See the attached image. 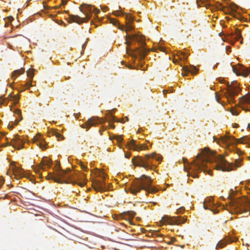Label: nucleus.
<instances>
[{
  "label": "nucleus",
  "instance_id": "nucleus-1",
  "mask_svg": "<svg viewBox=\"0 0 250 250\" xmlns=\"http://www.w3.org/2000/svg\"><path fill=\"white\" fill-rule=\"evenodd\" d=\"M216 162L215 168L217 170L223 171H229L233 170V165L228 162L222 155L215 157L213 155V152L211 151L208 148L205 147L202 150L201 153L197 154L196 158L192 163L188 164L189 167V169L194 172L192 176L194 178L198 177L197 173L202 171L206 172L207 170V163L211 161V158ZM242 159L240 158L235 160L234 166L237 167H240L241 166Z\"/></svg>",
  "mask_w": 250,
  "mask_h": 250
},
{
  "label": "nucleus",
  "instance_id": "nucleus-2",
  "mask_svg": "<svg viewBox=\"0 0 250 250\" xmlns=\"http://www.w3.org/2000/svg\"><path fill=\"white\" fill-rule=\"evenodd\" d=\"M79 178V176L74 172H72L69 169L67 171L59 170L56 175L49 173L47 176V179H53L57 183H69L73 185L78 184L81 187L84 186L86 182L83 181L81 183H78L77 180Z\"/></svg>",
  "mask_w": 250,
  "mask_h": 250
},
{
  "label": "nucleus",
  "instance_id": "nucleus-3",
  "mask_svg": "<svg viewBox=\"0 0 250 250\" xmlns=\"http://www.w3.org/2000/svg\"><path fill=\"white\" fill-rule=\"evenodd\" d=\"M152 179L150 177L145 175L137 178L131 185L130 188V192L136 195L141 190L144 189L147 193H153L157 191V189L151 186Z\"/></svg>",
  "mask_w": 250,
  "mask_h": 250
},
{
  "label": "nucleus",
  "instance_id": "nucleus-4",
  "mask_svg": "<svg viewBox=\"0 0 250 250\" xmlns=\"http://www.w3.org/2000/svg\"><path fill=\"white\" fill-rule=\"evenodd\" d=\"M154 159L157 161H161L162 156L153 152L144 156H135L132 159V162L135 166L142 167L146 169H153L155 167V165L153 164Z\"/></svg>",
  "mask_w": 250,
  "mask_h": 250
},
{
  "label": "nucleus",
  "instance_id": "nucleus-5",
  "mask_svg": "<svg viewBox=\"0 0 250 250\" xmlns=\"http://www.w3.org/2000/svg\"><path fill=\"white\" fill-rule=\"evenodd\" d=\"M126 43L128 46L131 45L133 42H137L140 45L139 48H136V52L144 58L146 55L149 49L145 47L146 43L144 37L137 34H127L126 35Z\"/></svg>",
  "mask_w": 250,
  "mask_h": 250
},
{
  "label": "nucleus",
  "instance_id": "nucleus-6",
  "mask_svg": "<svg viewBox=\"0 0 250 250\" xmlns=\"http://www.w3.org/2000/svg\"><path fill=\"white\" fill-rule=\"evenodd\" d=\"M93 6L86 3L82 4L80 7V11L85 16V18H81L78 15H69L70 21L71 22L81 24L88 21L91 18L93 13Z\"/></svg>",
  "mask_w": 250,
  "mask_h": 250
},
{
  "label": "nucleus",
  "instance_id": "nucleus-7",
  "mask_svg": "<svg viewBox=\"0 0 250 250\" xmlns=\"http://www.w3.org/2000/svg\"><path fill=\"white\" fill-rule=\"evenodd\" d=\"M229 203L234 208L239 209L240 211L250 210V202L246 197L242 198H231L229 199Z\"/></svg>",
  "mask_w": 250,
  "mask_h": 250
},
{
  "label": "nucleus",
  "instance_id": "nucleus-8",
  "mask_svg": "<svg viewBox=\"0 0 250 250\" xmlns=\"http://www.w3.org/2000/svg\"><path fill=\"white\" fill-rule=\"evenodd\" d=\"M222 141L227 146L242 144L247 145L249 147H250V136H245L238 139H235L232 136H225L223 137Z\"/></svg>",
  "mask_w": 250,
  "mask_h": 250
},
{
  "label": "nucleus",
  "instance_id": "nucleus-9",
  "mask_svg": "<svg viewBox=\"0 0 250 250\" xmlns=\"http://www.w3.org/2000/svg\"><path fill=\"white\" fill-rule=\"evenodd\" d=\"M240 91V89L237 85H228L227 92L225 95L229 104L235 102L234 96L238 95Z\"/></svg>",
  "mask_w": 250,
  "mask_h": 250
},
{
  "label": "nucleus",
  "instance_id": "nucleus-10",
  "mask_svg": "<svg viewBox=\"0 0 250 250\" xmlns=\"http://www.w3.org/2000/svg\"><path fill=\"white\" fill-rule=\"evenodd\" d=\"M186 221V219L183 217H170L165 215L162 218L161 222L163 224L167 223L170 225H179L183 224Z\"/></svg>",
  "mask_w": 250,
  "mask_h": 250
},
{
  "label": "nucleus",
  "instance_id": "nucleus-11",
  "mask_svg": "<svg viewBox=\"0 0 250 250\" xmlns=\"http://www.w3.org/2000/svg\"><path fill=\"white\" fill-rule=\"evenodd\" d=\"M114 15L116 16L125 15L126 24H125V32H128L133 30L134 27L132 26V23L133 22L134 18L130 14L123 13L120 11L114 12Z\"/></svg>",
  "mask_w": 250,
  "mask_h": 250
},
{
  "label": "nucleus",
  "instance_id": "nucleus-12",
  "mask_svg": "<svg viewBox=\"0 0 250 250\" xmlns=\"http://www.w3.org/2000/svg\"><path fill=\"white\" fill-rule=\"evenodd\" d=\"M242 108L246 111H250V95H246L239 99Z\"/></svg>",
  "mask_w": 250,
  "mask_h": 250
},
{
  "label": "nucleus",
  "instance_id": "nucleus-13",
  "mask_svg": "<svg viewBox=\"0 0 250 250\" xmlns=\"http://www.w3.org/2000/svg\"><path fill=\"white\" fill-rule=\"evenodd\" d=\"M11 145L16 149H20L23 147L24 141L19 135H15L11 140Z\"/></svg>",
  "mask_w": 250,
  "mask_h": 250
},
{
  "label": "nucleus",
  "instance_id": "nucleus-14",
  "mask_svg": "<svg viewBox=\"0 0 250 250\" xmlns=\"http://www.w3.org/2000/svg\"><path fill=\"white\" fill-rule=\"evenodd\" d=\"M136 141L134 140H131L127 144V146L129 149H133L135 151H139L141 150L147 149L148 148L146 144H136Z\"/></svg>",
  "mask_w": 250,
  "mask_h": 250
},
{
  "label": "nucleus",
  "instance_id": "nucleus-15",
  "mask_svg": "<svg viewBox=\"0 0 250 250\" xmlns=\"http://www.w3.org/2000/svg\"><path fill=\"white\" fill-rule=\"evenodd\" d=\"M100 123H101V121L98 117H93L89 119L85 123L82 125V127L88 130L91 126L96 125Z\"/></svg>",
  "mask_w": 250,
  "mask_h": 250
},
{
  "label": "nucleus",
  "instance_id": "nucleus-16",
  "mask_svg": "<svg viewBox=\"0 0 250 250\" xmlns=\"http://www.w3.org/2000/svg\"><path fill=\"white\" fill-rule=\"evenodd\" d=\"M182 70L183 71L182 73V75L184 76H187L189 72L192 75H195L198 71V69L193 65L183 66Z\"/></svg>",
  "mask_w": 250,
  "mask_h": 250
},
{
  "label": "nucleus",
  "instance_id": "nucleus-17",
  "mask_svg": "<svg viewBox=\"0 0 250 250\" xmlns=\"http://www.w3.org/2000/svg\"><path fill=\"white\" fill-rule=\"evenodd\" d=\"M34 142L42 150L46 148L47 144L41 135H37L34 138Z\"/></svg>",
  "mask_w": 250,
  "mask_h": 250
},
{
  "label": "nucleus",
  "instance_id": "nucleus-18",
  "mask_svg": "<svg viewBox=\"0 0 250 250\" xmlns=\"http://www.w3.org/2000/svg\"><path fill=\"white\" fill-rule=\"evenodd\" d=\"M233 70L237 75H242L247 77L250 73V68L241 66L238 70H236L234 67H232Z\"/></svg>",
  "mask_w": 250,
  "mask_h": 250
},
{
  "label": "nucleus",
  "instance_id": "nucleus-19",
  "mask_svg": "<svg viewBox=\"0 0 250 250\" xmlns=\"http://www.w3.org/2000/svg\"><path fill=\"white\" fill-rule=\"evenodd\" d=\"M93 187L95 190L103 191L105 189L106 187L104 181H95L93 183Z\"/></svg>",
  "mask_w": 250,
  "mask_h": 250
},
{
  "label": "nucleus",
  "instance_id": "nucleus-20",
  "mask_svg": "<svg viewBox=\"0 0 250 250\" xmlns=\"http://www.w3.org/2000/svg\"><path fill=\"white\" fill-rule=\"evenodd\" d=\"M13 174L17 178H21L24 176V173L22 169L15 167L13 170Z\"/></svg>",
  "mask_w": 250,
  "mask_h": 250
},
{
  "label": "nucleus",
  "instance_id": "nucleus-21",
  "mask_svg": "<svg viewBox=\"0 0 250 250\" xmlns=\"http://www.w3.org/2000/svg\"><path fill=\"white\" fill-rule=\"evenodd\" d=\"M41 166L40 168L43 170H45V168L44 166H47L48 167L51 166V161L50 160L46 157L43 158L40 163Z\"/></svg>",
  "mask_w": 250,
  "mask_h": 250
},
{
  "label": "nucleus",
  "instance_id": "nucleus-22",
  "mask_svg": "<svg viewBox=\"0 0 250 250\" xmlns=\"http://www.w3.org/2000/svg\"><path fill=\"white\" fill-rule=\"evenodd\" d=\"M51 133L55 136L58 141L62 140L64 139L63 136L57 130H53L51 132Z\"/></svg>",
  "mask_w": 250,
  "mask_h": 250
},
{
  "label": "nucleus",
  "instance_id": "nucleus-23",
  "mask_svg": "<svg viewBox=\"0 0 250 250\" xmlns=\"http://www.w3.org/2000/svg\"><path fill=\"white\" fill-rule=\"evenodd\" d=\"M177 57L180 61L184 62L187 60L188 54L185 52H181L177 55Z\"/></svg>",
  "mask_w": 250,
  "mask_h": 250
},
{
  "label": "nucleus",
  "instance_id": "nucleus-24",
  "mask_svg": "<svg viewBox=\"0 0 250 250\" xmlns=\"http://www.w3.org/2000/svg\"><path fill=\"white\" fill-rule=\"evenodd\" d=\"M231 36H235V39L236 41L239 40L241 37V31L238 29H235L234 33H231Z\"/></svg>",
  "mask_w": 250,
  "mask_h": 250
},
{
  "label": "nucleus",
  "instance_id": "nucleus-25",
  "mask_svg": "<svg viewBox=\"0 0 250 250\" xmlns=\"http://www.w3.org/2000/svg\"><path fill=\"white\" fill-rule=\"evenodd\" d=\"M97 176L100 177L104 180L105 178V174L103 170H100L97 169L95 172Z\"/></svg>",
  "mask_w": 250,
  "mask_h": 250
},
{
  "label": "nucleus",
  "instance_id": "nucleus-26",
  "mask_svg": "<svg viewBox=\"0 0 250 250\" xmlns=\"http://www.w3.org/2000/svg\"><path fill=\"white\" fill-rule=\"evenodd\" d=\"M24 69L23 68H21L20 69L16 70L14 71L12 74L13 77H17L18 75L22 74L24 73Z\"/></svg>",
  "mask_w": 250,
  "mask_h": 250
},
{
  "label": "nucleus",
  "instance_id": "nucleus-27",
  "mask_svg": "<svg viewBox=\"0 0 250 250\" xmlns=\"http://www.w3.org/2000/svg\"><path fill=\"white\" fill-rule=\"evenodd\" d=\"M19 121L20 120L16 119L14 121V122H10L8 125V128L10 129H12L14 125H17L19 123Z\"/></svg>",
  "mask_w": 250,
  "mask_h": 250
},
{
  "label": "nucleus",
  "instance_id": "nucleus-28",
  "mask_svg": "<svg viewBox=\"0 0 250 250\" xmlns=\"http://www.w3.org/2000/svg\"><path fill=\"white\" fill-rule=\"evenodd\" d=\"M227 244L226 242H224V241H219L216 246V250H218L219 248H223L225 246H226Z\"/></svg>",
  "mask_w": 250,
  "mask_h": 250
},
{
  "label": "nucleus",
  "instance_id": "nucleus-29",
  "mask_svg": "<svg viewBox=\"0 0 250 250\" xmlns=\"http://www.w3.org/2000/svg\"><path fill=\"white\" fill-rule=\"evenodd\" d=\"M27 75L28 77H30L31 79H32L34 73V69H29L27 71Z\"/></svg>",
  "mask_w": 250,
  "mask_h": 250
},
{
  "label": "nucleus",
  "instance_id": "nucleus-30",
  "mask_svg": "<svg viewBox=\"0 0 250 250\" xmlns=\"http://www.w3.org/2000/svg\"><path fill=\"white\" fill-rule=\"evenodd\" d=\"M19 99H20V96L19 95H15L13 96H11V100H13L15 102V104L18 103Z\"/></svg>",
  "mask_w": 250,
  "mask_h": 250
},
{
  "label": "nucleus",
  "instance_id": "nucleus-31",
  "mask_svg": "<svg viewBox=\"0 0 250 250\" xmlns=\"http://www.w3.org/2000/svg\"><path fill=\"white\" fill-rule=\"evenodd\" d=\"M79 164L80 165V166H81V168L84 171H86L88 170V168L87 167H86V166H85L83 163L81 161H80L79 163Z\"/></svg>",
  "mask_w": 250,
  "mask_h": 250
},
{
  "label": "nucleus",
  "instance_id": "nucleus-32",
  "mask_svg": "<svg viewBox=\"0 0 250 250\" xmlns=\"http://www.w3.org/2000/svg\"><path fill=\"white\" fill-rule=\"evenodd\" d=\"M117 26L118 27V28H119L120 30H123V31H125V25H123V24H121L119 22Z\"/></svg>",
  "mask_w": 250,
  "mask_h": 250
},
{
  "label": "nucleus",
  "instance_id": "nucleus-33",
  "mask_svg": "<svg viewBox=\"0 0 250 250\" xmlns=\"http://www.w3.org/2000/svg\"><path fill=\"white\" fill-rule=\"evenodd\" d=\"M15 114H17L19 117H21L20 120L22 119L21 115V111L20 109H16L15 111Z\"/></svg>",
  "mask_w": 250,
  "mask_h": 250
},
{
  "label": "nucleus",
  "instance_id": "nucleus-34",
  "mask_svg": "<svg viewBox=\"0 0 250 250\" xmlns=\"http://www.w3.org/2000/svg\"><path fill=\"white\" fill-rule=\"evenodd\" d=\"M179 60L178 59H176V58H174V59L173 60V62L174 63H177L178 64H180L181 66H182V64L181 62H179Z\"/></svg>",
  "mask_w": 250,
  "mask_h": 250
},
{
  "label": "nucleus",
  "instance_id": "nucleus-35",
  "mask_svg": "<svg viewBox=\"0 0 250 250\" xmlns=\"http://www.w3.org/2000/svg\"><path fill=\"white\" fill-rule=\"evenodd\" d=\"M115 139L119 143H121L123 141V138L121 136H116Z\"/></svg>",
  "mask_w": 250,
  "mask_h": 250
},
{
  "label": "nucleus",
  "instance_id": "nucleus-36",
  "mask_svg": "<svg viewBox=\"0 0 250 250\" xmlns=\"http://www.w3.org/2000/svg\"><path fill=\"white\" fill-rule=\"evenodd\" d=\"M100 12V11L99 9H98L97 8H95L93 6V13H94L95 15H97Z\"/></svg>",
  "mask_w": 250,
  "mask_h": 250
},
{
  "label": "nucleus",
  "instance_id": "nucleus-37",
  "mask_svg": "<svg viewBox=\"0 0 250 250\" xmlns=\"http://www.w3.org/2000/svg\"><path fill=\"white\" fill-rule=\"evenodd\" d=\"M231 112L232 115L235 116H237L239 114L238 112L235 109H232L231 110Z\"/></svg>",
  "mask_w": 250,
  "mask_h": 250
},
{
  "label": "nucleus",
  "instance_id": "nucleus-38",
  "mask_svg": "<svg viewBox=\"0 0 250 250\" xmlns=\"http://www.w3.org/2000/svg\"><path fill=\"white\" fill-rule=\"evenodd\" d=\"M32 85L31 84V80L30 82H28L25 84V87L26 89H28Z\"/></svg>",
  "mask_w": 250,
  "mask_h": 250
},
{
  "label": "nucleus",
  "instance_id": "nucleus-39",
  "mask_svg": "<svg viewBox=\"0 0 250 250\" xmlns=\"http://www.w3.org/2000/svg\"><path fill=\"white\" fill-rule=\"evenodd\" d=\"M5 102H7V100L6 99H3V98L1 96L0 97V104H4Z\"/></svg>",
  "mask_w": 250,
  "mask_h": 250
},
{
  "label": "nucleus",
  "instance_id": "nucleus-40",
  "mask_svg": "<svg viewBox=\"0 0 250 250\" xmlns=\"http://www.w3.org/2000/svg\"><path fill=\"white\" fill-rule=\"evenodd\" d=\"M184 211V208L182 207L180 208L177 210V213H182Z\"/></svg>",
  "mask_w": 250,
  "mask_h": 250
},
{
  "label": "nucleus",
  "instance_id": "nucleus-41",
  "mask_svg": "<svg viewBox=\"0 0 250 250\" xmlns=\"http://www.w3.org/2000/svg\"><path fill=\"white\" fill-rule=\"evenodd\" d=\"M4 182V179L2 177H0V188L1 187Z\"/></svg>",
  "mask_w": 250,
  "mask_h": 250
},
{
  "label": "nucleus",
  "instance_id": "nucleus-42",
  "mask_svg": "<svg viewBox=\"0 0 250 250\" xmlns=\"http://www.w3.org/2000/svg\"><path fill=\"white\" fill-rule=\"evenodd\" d=\"M111 22L113 23V24L117 26L119 23V21H117L116 20L114 19V20H112Z\"/></svg>",
  "mask_w": 250,
  "mask_h": 250
},
{
  "label": "nucleus",
  "instance_id": "nucleus-43",
  "mask_svg": "<svg viewBox=\"0 0 250 250\" xmlns=\"http://www.w3.org/2000/svg\"><path fill=\"white\" fill-rule=\"evenodd\" d=\"M215 99L218 103H221V102H220V98L216 93H215Z\"/></svg>",
  "mask_w": 250,
  "mask_h": 250
},
{
  "label": "nucleus",
  "instance_id": "nucleus-44",
  "mask_svg": "<svg viewBox=\"0 0 250 250\" xmlns=\"http://www.w3.org/2000/svg\"><path fill=\"white\" fill-rule=\"evenodd\" d=\"M236 151H237V154L239 155H240L241 154H242L243 153L242 151L239 149H236Z\"/></svg>",
  "mask_w": 250,
  "mask_h": 250
},
{
  "label": "nucleus",
  "instance_id": "nucleus-45",
  "mask_svg": "<svg viewBox=\"0 0 250 250\" xmlns=\"http://www.w3.org/2000/svg\"><path fill=\"white\" fill-rule=\"evenodd\" d=\"M128 214L129 216H132V217H133L135 214V213L133 211H128Z\"/></svg>",
  "mask_w": 250,
  "mask_h": 250
},
{
  "label": "nucleus",
  "instance_id": "nucleus-46",
  "mask_svg": "<svg viewBox=\"0 0 250 250\" xmlns=\"http://www.w3.org/2000/svg\"><path fill=\"white\" fill-rule=\"evenodd\" d=\"M175 241V239L174 238H172L171 240L168 242V244L170 245L172 242Z\"/></svg>",
  "mask_w": 250,
  "mask_h": 250
},
{
  "label": "nucleus",
  "instance_id": "nucleus-47",
  "mask_svg": "<svg viewBox=\"0 0 250 250\" xmlns=\"http://www.w3.org/2000/svg\"><path fill=\"white\" fill-rule=\"evenodd\" d=\"M67 3V1L66 0H62V5H64L66 4Z\"/></svg>",
  "mask_w": 250,
  "mask_h": 250
},
{
  "label": "nucleus",
  "instance_id": "nucleus-48",
  "mask_svg": "<svg viewBox=\"0 0 250 250\" xmlns=\"http://www.w3.org/2000/svg\"><path fill=\"white\" fill-rule=\"evenodd\" d=\"M130 156V153H126V154H125V158H129Z\"/></svg>",
  "mask_w": 250,
  "mask_h": 250
},
{
  "label": "nucleus",
  "instance_id": "nucleus-49",
  "mask_svg": "<svg viewBox=\"0 0 250 250\" xmlns=\"http://www.w3.org/2000/svg\"><path fill=\"white\" fill-rule=\"evenodd\" d=\"M110 127L112 128H115V125L112 123H110Z\"/></svg>",
  "mask_w": 250,
  "mask_h": 250
},
{
  "label": "nucleus",
  "instance_id": "nucleus-50",
  "mask_svg": "<svg viewBox=\"0 0 250 250\" xmlns=\"http://www.w3.org/2000/svg\"><path fill=\"white\" fill-rule=\"evenodd\" d=\"M183 162H184L185 164H186V163L187 162V159H185L184 158H183Z\"/></svg>",
  "mask_w": 250,
  "mask_h": 250
},
{
  "label": "nucleus",
  "instance_id": "nucleus-51",
  "mask_svg": "<svg viewBox=\"0 0 250 250\" xmlns=\"http://www.w3.org/2000/svg\"><path fill=\"white\" fill-rule=\"evenodd\" d=\"M226 49H227V51H230V47H229V46H228V47H226Z\"/></svg>",
  "mask_w": 250,
  "mask_h": 250
},
{
  "label": "nucleus",
  "instance_id": "nucleus-52",
  "mask_svg": "<svg viewBox=\"0 0 250 250\" xmlns=\"http://www.w3.org/2000/svg\"><path fill=\"white\" fill-rule=\"evenodd\" d=\"M35 171L36 172V173H38L39 171V169L37 168H35Z\"/></svg>",
  "mask_w": 250,
  "mask_h": 250
},
{
  "label": "nucleus",
  "instance_id": "nucleus-53",
  "mask_svg": "<svg viewBox=\"0 0 250 250\" xmlns=\"http://www.w3.org/2000/svg\"><path fill=\"white\" fill-rule=\"evenodd\" d=\"M115 117L112 116H111V119H112H112H113V120H114V119H115Z\"/></svg>",
  "mask_w": 250,
  "mask_h": 250
},
{
  "label": "nucleus",
  "instance_id": "nucleus-54",
  "mask_svg": "<svg viewBox=\"0 0 250 250\" xmlns=\"http://www.w3.org/2000/svg\"><path fill=\"white\" fill-rule=\"evenodd\" d=\"M160 50L162 51H164V49L162 47H160Z\"/></svg>",
  "mask_w": 250,
  "mask_h": 250
},
{
  "label": "nucleus",
  "instance_id": "nucleus-55",
  "mask_svg": "<svg viewBox=\"0 0 250 250\" xmlns=\"http://www.w3.org/2000/svg\"><path fill=\"white\" fill-rule=\"evenodd\" d=\"M204 207L205 209H207V208H208L206 207V205H205V204H204Z\"/></svg>",
  "mask_w": 250,
  "mask_h": 250
},
{
  "label": "nucleus",
  "instance_id": "nucleus-56",
  "mask_svg": "<svg viewBox=\"0 0 250 250\" xmlns=\"http://www.w3.org/2000/svg\"><path fill=\"white\" fill-rule=\"evenodd\" d=\"M248 128L250 129V124L248 125Z\"/></svg>",
  "mask_w": 250,
  "mask_h": 250
},
{
  "label": "nucleus",
  "instance_id": "nucleus-57",
  "mask_svg": "<svg viewBox=\"0 0 250 250\" xmlns=\"http://www.w3.org/2000/svg\"><path fill=\"white\" fill-rule=\"evenodd\" d=\"M128 51H129V49L128 48H126V52L128 53Z\"/></svg>",
  "mask_w": 250,
  "mask_h": 250
},
{
  "label": "nucleus",
  "instance_id": "nucleus-58",
  "mask_svg": "<svg viewBox=\"0 0 250 250\" xmlns=\"http://www.w3.org/2000/svg\"><path fill=\"white\" fill-rule=\"evenodd\" d=\"M60 6H56L55 8H59L60 7Z\"/></svg>",
  "mask_w": 250,
  "mask_h": 250
},
{
  "label": "nucleus",
  "instance_id": "nucleus-59",
  "mask_svg": "<svg viewBox=\"0 0 250 250\" xmlns=\"http://www.w3.org/2000/svg\"><path fill=\"white\" fill-rule=\"evenodd\" d=\"M84 45V44H83V46H82L83 48Z\"/></svg>",
  "mask_w": 250,
  "mask_h": 250
},
{
  "label": "nucleus",
  "instance_id": "nucleus-60",
  "mask_svg": "<svg viewBox=\"0 0 250 250\" xmlns=\"http://www.w3.org/2000/svg\"><path fill=\"white\" fill-rule=\"evenodd\" d=\"M138 133L140 132V130H138V131H137Z\"/></svg>",
  "mask_w": 250,
  "mask_h": 250
}]
</instances>
